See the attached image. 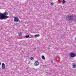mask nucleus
Instances as JSON below:
<instances>
[{
    "label": "nucleus",
    "mask_w": 76,
    "mask_h": 76,
    "mask_svg": "<svg viewBox=\"0 0 76 76\" xmlns=\"http://www.w3.org/2000/svg\"><path fill=\"white\" fill-rule=\"evenodd\" d=\"M64 36L63 35H61V37H60V38H63V37H64Z\"/></svg>",
    "instance_id": "nucleus-14"
},
{
    "label": "nucleus",
    "mask_w": 76,
    "mask_h": 76,
    "mask_svg": "<svg viewBox=\"0 0 76 76\" xmlns=\"http://www.w3.org/2000/svg\"><path fill=\"white\" fill-rule=\"evenodd\" d=\"M8 15V13L6 12L4 14L0 13V19L1 20H3L6 19L7 18H9V16H7Z\"/></svg>",
    "instance_id": "nucleus-2"
},
{
    "label": "nucleus",
    "mask_w": 76,
    "mask_h": 76,
    "mask_svg": "<svg viewBox=\"0 0 76 76\" xmlns=\"http://www.w3.org/2000/svg\"><path fill=\"white\" fill-rule=\"evenodd\" d=\"M18 35L19 37H20L22 35V32H20L18 33Z\"/></svg>",
    "instance_id": "nucleus-9"
},
{
    "label": "nucleus",
    "mask_w": 76,
    "mask_h": 76,
    "mask_svg": "<svg viewBox=\"0 0 76 76\" xmlns=\"http://www.w3.org/2000/svg\"><path fill=\"white\" fill-rule=\"evenodd\" d=\"M66 3V1H65V0H63L62 1V3L63 4H64Z\"/></svg>",
    "instance_id": "nucleus-10"
},
{
    "label": "nucleus",
    "mask_w": 76,
    "mask_h": 76,
    "mask_svg": "<svg viewBox=\"0 0 76 76\" xmlns=\"http://www.w3.org/2000/svg\"><path fill=\"white\" fill-rule=\"evenodd\" d=\"M51 5L53 6V4H54V3L53 2H52L51 3Z\"/></svg>",
    "instance_id": "nucleus-15"
},
{
    "label": "nucleus",
    "mask_w": 76,
    "mask_h": 76,
    "mask_svg": "<svg viewBox=\"0 0 76 76\" xmlns=\"http://www.w3.org/2000/svg\"><path fill=\"white\" fill-rule=\"evenodd\" d=\"M14 20L15 22H18V21H19V20L17 17H15L14 18Z\"/></svg>",
    "instance_id": "nucleus-5"
},
{
    "label": "nucleus",
    "mask_w": 76,
    "mask_h": 76,
    "mask_svg": "<svg viewBox=\"0 0 76 76\" xmlns=\"http://www.w3.org/2000/svg\"><path fill=\"white\" fill-rule=\"evenodd\" d=\"M70 56L71 57H75V54L74 53H71L70 54Z\"/></svg>",
    "instance_id": "nucleus-3"
},
{
    "label": "nucleus",
    "mask_w": 76,
    "mask_h": 76,
    "mask_svg": "<svg viewBox=\"0 0 76 76\" xmlns=\"http://www.w3.org/2000/svg\"><path fill=\"white\" fill-rule=\"evenodd\" d=\"M76 65L75 64H74L73 65V67H72V68L73 69H75V68H76Z\"/></svg>",
    "instance_id": "nucleus-8"
},
{
    "label": "nucleus",
    "mask_w": 76,
    "mask_h": 76,
    "mask_svg": "<svg viewBox=\"0 0 76 76\" xmlns=\"http://www.w3.org/2000/svg\"><path fill=\"white\" fill-rule=\"evenodd\" d=\"M42 59H45V57H44V56H42Z\"/></svg>",
    "instance_id": "nucleus-13"
},
{
    "label": "nucleus",
    "mask_w": 76,
    "mask_h": 76,
    "mask_svg": "<svg viewBox=\"0 0 76 76\" xmlns=\"http://www.w3.org/2000/svg\"><path fill=\"white\" fill-rule=\"evenodd\" d=\"M34 58L32 57H31L30 58V59L31 60H34Z\"/></svg>",
    "instance_id": "nucleus-12"
},
{
    "label": "nucleus",
    "mask_w": 76,
    "mask_h": 76,
    "mask_svg": "<svg viewBox=\"0 0 76 76\" xmlns=\"http://www.w3.org/2000/svg\"><path fill=\"white\" fill-rule=\"evenodd\" d=\"M66 19L68 21H75L76 20V16L75 15H67L66 16Z\"/></svg>",
    "instance_id": "nucleus-1"
},
{
    "label": "nucleus",
    "mask_w": 76,
    "mask_h": 76,
    "mask_svg": "<svg viewBox=\"0 0 76 76\" xmlns=\"http://www.w3.org/2000/svg\"><path fill=\"white\" fill-rule=\"evenodd\" d=\"M29 35L26 36V38H29Z\"/></svg>",
    "instance_id": "nucleus-11"
},
{
    "label": "nucleus",
    "mask_w": 76,
    "mask_h": 76,
    "mask_svg": "<svg viewBox=\"0 0 76 76\" xmlns=\"http://www.w3.org/2000/svg\"><path fill=\"white\" fill-rule=\"evenodd\" d=\"M39 36H40V35L39 34H36L34 35V37H39Z\"/></svg>",
    "instance_id": "nucleus-7"
},
{
    "label": "nucleus",
    "mask_w": 76,
    "mask_h": 76,
    "mask_svg": "<svg viewBox=\"0 0 76 76\" xmlns=\"http://www.w3.org/2000/svg\"><path fill=\"white\" fill-rule=\"evenodd\" d=\"M51 62H52V63H53V61L52 60Z\"/></svg>",
    "instance_id": "nucleus-16"
},
{
    "label": "nucleus",
    "mask_w": 76,
    "mask_h": 76,
    "mask_svg": "<svg viewBox=\"0 0 76 76\" xmlns=\"http://www.w3.org/2000/svg\"><path fill=\"white\" fill-rule=\"evenodd\" d=\"M39 65V62L38 61H36L34 63V66H38Z\"/></svg>",
    "instance_id": "nucleus-6"
},
{
    "label": "nucleus",
    "mask_w": 76,
    "mask_h": 76,
    "mask_svg": "<svg viewBox=\"0 0 76 76\" xmlns=\"http://www.w3.org/2000/svg\"><path fill=\"white\" fill-rule=\"evenodd\" d=\"M1 68L3 70H5V69H6L5 68V65L4 64L2 63V64Z\"/></svg>",
    "instance_id": "nucleus-4"
}]
</instances>
